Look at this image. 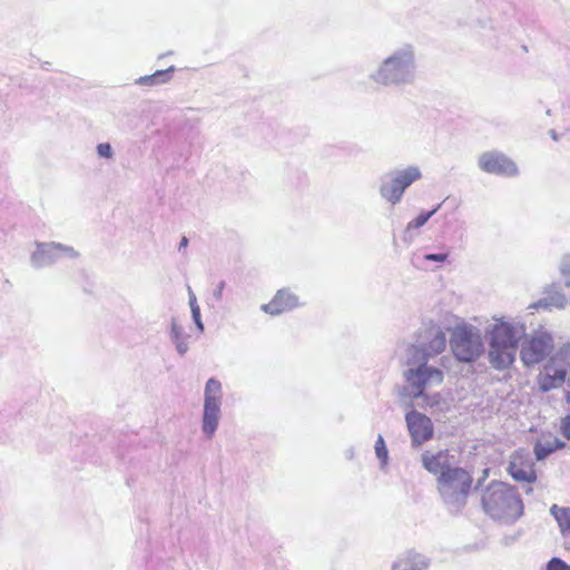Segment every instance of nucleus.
Masks as SVG:
<instances>
[{
	"label": "nucleus",
	"instance_id": "1",
	"mask_svg": "<svg viewBox=\"0 0 570 570\" xmlns=\"http://www.w3.org/2000/svg\"><path fill=\"white\" fill-rule=\"evenodd\" d=\"M527 325L521 316L493 315L485 323L483 333L488 344V361L498 371L509 368L525 337Z\"/></svg>",
	"mask_w": 570,
	"mask_h": 570
},
{
	"label": "nucleus",
	"instance_id": "2",
	"mask_svg": "<svg viewBox=\"0 0 570 570\" xmlns=\"http://www.w3.org/2000/svg\"><path fill=\"white\" fill-rule=\"evenodd\" d=\"M419 62L416 49L403 43L392 49L370 72L368 79L385 88H405L417 80Z\"/></svg>",
	"mask_w": 570,
	"mask_h": 570
},
{
	"label": "nucleus",
	"instance_id": "3",
	"mask_svg": "<svg viewBox=\"0 0 570 570\" xmlns=\"http://www.w3.org/2000/svg\"><path fill=\"white\" fill-rule=\"evenodd\" d=\"M484 512L505 524L517 522L523 515V502L519 492L503 482L490 483L481 498Z\"/></svg>",
	"mask_w": 570,
	"mask_h": 570
},
{
	"label": "nucleus",
	"instance_id": "4",
	"mask_svg": "<svg viewBox=\"0 0 570 570\" xmlns=\"http://www.w3.org/2000/svg\"><path fill=\"white\" fill-rule=\"evenodd\" d=\"M428 362L422 352L416 351L413 356L407 354V370L404 371L403 376L406 382L407 395L413 400L424 396L428 389L441 385L444 380L443 372L428 365Z\"/></svg>",
	"mask_w": 570,
	"mask_h": 570
},
{
	"label": "nucleus",
	"instance_id": "5",
	"mask_svg": "<svg viewBox=\"0 0 570 570\" xmlns=\"http://www.w3.org/2000/svg\"><path fill=\"white\" fill-rule=\"evenodd\" d=\"M436 485L449 510L458 512L466 503L472 485V476L466 470L453 466L438 476Z\"/></svg>",
	"mask_w": 570,
	"mask_h": 570
},
{
	"label": "nucleus",
	"instance_id": "6",
	"mask_svg": "<svg viewBox=\"0 0 570 570\" xmlns=\"http://www.w3.org/2000/svg\"><path fill=\"white\" fill-rule=\"evenodd\" d=\"M485 338L481 331L469 323H461L451 330L449 340L454 357L462 363H473L485 353Z\"/></svg>",
	"mask_w": 570,
	"mask_h": 570
},
{
	"label": "nucleus",
	"instance_id": "7",
	"mask_svg": "<svg viewBox=\"0 0 570 570\" xmlns=\"http://www.w3.org/2000/svg\"><path fill=\"white\" fill-rule=\"evenodd\" d=\"M570 377V341L550 355L537 376L541 392L561 387Z\"/></svg>",
	"mask_w": 570,
	"mask_h": 570
},
{
	"label": "nucleus",
	"instance_id": "8",
	"mask_svg": "<svg viewBox=\"0 0 570 570\" xmlns=\"http://www.w3.org/2000/svg\"><path fill=\"white\" fill-rule=\"evenodd\" d=\"M419 166L411 165L403 168H395L381 178L379 193L382 199L392 206L401 203L405 190L415 181L422 178Z\"/></svg>",
	"mask_w": 570,
	"mask_h": 570
},
{
	"label": "nucleus",
	"instance_id": "9",
	"mask_svg": "<svg viewBox=\"0 0 570 570\" xmlns=\"http://www.w3.org/2000/svg\"><path fill=\"white\" fill-rule=\"evenodd\" d=\"M223 387L222 383L212 377L205 384L202 431L212 439L222 419Z\"/></svg>",
	"mask_w": 570,
	"mask_h": 570
},
{
	"label": "nucleus",
	"instance_id": "10",
	"mask_svg": "<svg viewBox=\"0 0 570 570\" xmlns=\"http://www.w3.org/2000/svg\"><path fill=\"white\" fill-rule=\"evenodd\" d=\"M520 358L524 366L531 367L542 362L553 348V336L540 325L520 343Z\"/></svg>",
	"mask_w": 570,
	"mask_h": 570
},
{
	"label": "nucleus",
	"instance_id": "11",
	"mask_svg": "<svg viewBox=\"0 0 570 570\" xmlns=\"http://www.w3.org/2000/svg\"><path fill=\"white\" fill-rule=\"evenodd\" d=\"M79 252L72 246L58 242H36L30 255V264L40 269L57 264L63 259H77Z\"/></svg>",
	"mask_w": 570,
	"mask_h": 570
},
{
	"label": "nucleus",
	"instance_id": "12",
	"mask_svg": "<svg viewBox=\"0 0 570 570\" xmlns=\"http://www.w3.org/2000/svg\"><path fill=\"white\" fill-rule=\"evenodd\" d=\"M478 167L490 175L514 177L519 174L517 164L499 150L482 153L478 158Z\"/></svg>",
	"mask_w": 570,
	"mask_h": 570
},
{
	"label": "nucleus",
	"instance_id": "13",
	"mask_svg": "<svg viewBox=\"0 0 570 570\" xmlns=\"http://www.w3.org/2000/svg\"><path fill=\"white\" fill-rule=\"evenodd\" d=\"M508 472L518 482L532 483L537 480L532 458L524 450H518L511 455Z\"/></svg>",
	"mask_w": 570,
	"mask_h": 570
},
{
	"label": "nucleus",
	"instance_id": "14",
	"mask_svg": "<svg viewBox=\"0 0 570 570\" xmlns=\"http://www.w3.org/2000/svg\"><path fill=\"white\" fill-rule=\"evenodd\" d=\"M302 305L299 296L289 288H281L273 296L271 302L263 304L261 309L266 314L276 316L291 312Z\"/></svg>",
	"mask_w": 570,
	"mask_h": 570
},
{
	"label": "nucleus",
	"instance_id": "15",
	"mask_svg": "<svg viewBox=\"0 0 570 570\" xmlns=\"http://www.w3.org/2000/svg\"><path fill=\"white\" fill-rule=\"evenodd\" d=\"M405 421L414 445H421L432 438L433 424L426 415L410 411L405 415Z\"/></svg>",
	"mask_w": 570,
	"mask_h": 570
},
{
	"label": "nucleus",
	"instance_id": "16",
	"mask_svg": "<svg viewBox=\"0 0 570 570\" xmlns=\"http://www.w3.org/2000/svg\"><path fill=\"white\" fill-rule=\"evenodd\" d=\"M446 347V336L445 333L441 328H435L432 332V336L430 341L424 346L412 345L407 350V354L414 355L415 352H422L424 354L425 361L441 354Z\"/></svg>",
	"mask_w": 570,
	"mask_h": 570
},
{
	"label": "nucleus",
	"instance_id": "17",
	"mask_svg": "<svg viewBox=\"0 0 570 570\" xmlns=\"http://www.w3.org/2000/svg\"><path fill=\"white\" fill-rule=\"evenodd\" d=\"M430 560L413 550L406 551L397 557L392 564V570H428Z\"/></svg>",
	"mask_w": 570,
	"mask_h": 570
},
{
	"label": "nucleus",
	"instance_id": "18",
	"mask_svg": "<svg viewBox=\"0 0 570 570\" xmlns=\"http://www.w3.org/2000/svg\"><path fill=\"white\" fill-rule=\"evenodd\" d=\"M422 464L430 473L438 476L445 472V470H450L454 466L450 462L449 454L444 451L436 453L425 451L422 454Z\"/></svg>",
	"mask_w": 570,
	"mask_h": 570
},
{
	"label": "nucleus",
	"instance_id": "19",
	"mask_svg": "<svg viewBox=\"0 0 570 570\" xmlns=\"http://www.w3.org/2000/svg\"><path fill=\"white\" fill-rule=\"evenodd\" d=\"M169 338L175 345L179 355H185L189 350V335L186 334L184 326L176 317H171L169 326Z\"/></svg>",
	"mask_w": 570,
	"mask_h": 570
},
{
	"label": "nucleus",
	"instance_id": "20",
	"mask_svg": "<svg viewBox=\"0 0 570 570\" xmlns=\"http://www.w3.org/2000/svg\"><path fill=\"white\" fill-rule=\"evenodd\" d=\"M566 446V442L560 440L557 436L548 435L542 436L534 445V453L537 460H543L548 455H550L556 450L562 449Z\"/></svg>",
	"mask_w": 570,
	"mask_h": 570
},
{
	"label": "nucleus",
	"instance_id": "21",
	"mask_svg": "<svg viewBox=\"0 0 570 570\" xmlns=\"http://www.w3.org/2000/svg\"><path fill=\"white\" fill-rule=\"evenodd\" d=\"M442 204H439L432 210L422 212L415 218L410 220L404 229V239L412 240L415 236L414 232L421 227H423L428 220L440 209Z\"/></svg>",
	"mask_w": 570,
	"mask_h": 570
},
{
	"label": "nucleus",
	"instance_id": "22",
	"mask_svg": "<svg viewBox=\"0 0 570 570\" xmlns=\"http://www.w3.org/2000/svg\"><path fill=\"white\" fill-rule=\"evenodd\" d=\"M550 514L553 517L556 522L558 523V528L560 534L563 538L570 535V513L564 507H559L558 504H552L549 510Z\"/></svg>",
	"mask_w": 570,
	"mask_h": 570
},
{
	"label": "nucleus",
	"instance_id": "23",
	"mask_svg": "<svg viewBox=\"0 0 570 570\" xmlns=\"http://www.w3.org/2000/svg\"><path fill=\"white\" fill-rule=\"evenodd\" d=\"M174 71V67H169L167 70H157L153 75L142 76L135 80L136 85L139 86H157L168 81L167 73Z\"/></svg>",
	"mask_w": 570,
	"mask_h": 570
},
{
	"label": "nucleus",
	"instance_id": "24",
	"mask_svg": "<svg viewBox=\"0 0 570 570\" xmlns=\"http://www.w3.org/2000/svg\"><path fill=\"white\" fill-rule=\"evenodd\" d=\"M554 285H549L544 288L543 293L551 308L564 309L568 305V299L560 289H554Z\"/></svg>",
	"mask_w": 570,
	"mask_h": 570
},
{
	"label": "nucleus",
	"instance_id": "25",
	"mask_svg": "<svg viewBox=\"0 0 570 570\" xmlns=\"http://www.w3.org/2000/svg\"><path fill=\"white\" fill-rule=\"evenodd\" d=\"M376 458L381 462V468L384 469V466L387 464L389 461V451L385 444V441L382 435L377 436V440L374 445Z\"/></svg>",
	"mask_w": 570,
	"mask_h": 570
},
{
	"label": "nucleus",
	"instance_id": "26",
	"mask_svg": "<svg viewBox=\"0 0 570 570\" xmlns=\"http://www.w3.org/2000/svg\"><path fill=\"white\" fill-rule=\"evenodd\" d=\"M543 570H570V564L559 557L551 558Z\"/></svg>",
	"mask_w": 570,
	"mask_h": 570
},
{
	"label": "nucleus",
	"instance_id": "27",
	"mask_svg": "<svg viewBox=\"0 0 570 570\" xmlns=\"http://www.w3.org/2000/svg\"><path fill=\"white\" fill-rule=\"evenodd\" d=\"M97 154L100 158L112 159L114 150L109 142H100L97 145Z\"/></svg>",
	"mask_w": 570,
	"mask_h": 570
},
{
	"label": "nucleus",
	"instance_id": "28",
	"mask_svg": "<svg viewBox=\"0 0 570 570\" xmlns=\"http://www.w3.org/2000/svg\"><path fill=\"white\" fill-rule=\"evenodd\" d=\"M560 273L564 285L570 288V257H564L560 264Z\"/></svg>",
	"mask_w": 570,
	"mask_h": 570
},
{
	"label": "nucleus",
	"instance_id": "29",
	"mask_svg": "<svg viewBox=\"0 0 570 570\" xmlns=\"http://www.w3.org/2000/svg\"><path fill=\"white\" fill-rule=\"evenodd\" d=\"M419 400L423 401L424 405H428L430 407L438 405L441 401V395L439 393L428 394L425 392L424 396L419 397Z\"/></svg>",
	"mask_w": 570,
	"mask_h": 570
},
{
	"label": "nucleus",
	"instance_id": "30",
	"mask_svg": "<svg viewBox=\"0 0 570 570\" xmlns=\"http://www.w3.org/2000/svg\"><path fill=\"white\" fill-rule=\"evenodd\" d=\"M562 435L570 441V414L566 415L560 422Z\"/></svg>",
	"mask_w": 570,
	"mask_h": 570
},
{
	"label": "nucleus",
	"instance_id": "31",
	"mask_svg": "<svg viewBox=\"0 0 570 570\" xmlns=\"http://www.w3.org/2000/svg\"><path fill=\"white\" fill-rule=\"evenodd\" d=\"M423 258H424V261H428V262L443 263L446 261L448 254L446 253L425 254Z\"/></svg>",
	"mask_w": 570,
	"mask_h": 570
},
{
	"label": "nucleus",
	"instance_id": "32",
	"mask_svg": "<svg viewBox=\"0 0 570 570\" xmlns=\"http://www.w3.org/2000/svg\"><path fill=\"white\" fill-rule=\"evenodd\" d=\"M539 308L552 309L551 306L549 305L548 298L546 296L528 306V309H539Z\"/></svg>",
	"mask_w": 570,
	"mask_h": 570
},
{
	"label": "nucleus",
	"instance_id": "33",
	"mask_svg": "<svg viewBox=\"0 0 570 570\" xmlns=\"http://www.w3.org/2000/svg\"><path fill=\"white\" fill-rule=\"evenodd\" d=\"M188 303H189V307H190V311L191 312H195V311H198L200 309L199 308V305L197 303V298H196V295L195 293L191 291L190 287H188Z\"/></svg>",
	"mask_w": 570,
	"mask_h": 570
},
{
	"label": "nucleus",
	"instance_id": "34",
	"mask_svg": "<svg viewBox=\"0 0 570 570\" xmlns=\"http://www.w3.org/2000/svg\"><path fill=\"white\" fill-rule=\"evenodd\" d=\"M191 317H193L194 323H195L196 327L198 328V331L200 333H203L204 332V324L202 322L200 309L191 312Z\"/></svg>",
	"mask_w": 570,
	"mask_h": 570
},
{
	"label": "nucleus",
	"instance_id": "35",
	"mask_svg": "<svg viewBox=\"0 0 570 570\" xmlns=\"http://www.w3.org/2000/svg\"><path fill=\"white\" fill-rule=\"evenodd\" d=\"M224 287H225V282H220L216 289L214 291V296L217 301H220L223 298V291H224Z\"/></svg>",
	"mask_w": 570,
	"mask_h": 570
},
{
	"label": "nucleus",
	"instance_id": "36",
	"mask_svg": "<svg viewBox=\"0 0 570 570\" xmlns=\"http://www.w3.org/2000/svg\"><path fill=\"white\" fill-rule=\"evenodd\" d=\"M187 245H188V238L184 236V237L180 239V243H179V250H180L181 248L187 247Z\"/></svg>",
	"mask_w": 570,
	"mask_h": 570
},
{
	"label": "nucleus",
	"instance_id": "37",
	"mask_svg": "<svg viewBox=\"0 0 570 570\" xmlns=\"http://www.w3.org/2000/svg\"><path fill=\"white\" fill-rule=\"evenodd\" d=\"M488 474H489V471H488V469H485V470L483 471V479H485V478L488 476Z\"/></svg>",
	"mask_w": 570,
	"mask_h": 570
},
{
	"label": "nucleus",
	"instance_id": "38",
	"mask_svg": "<svg viewBox=\"0 0 570 570\" xmlns=\"http://www.w3.org/2000/svg\"><path fill=\"white\" fill-rule=\"evenodd\" d=\"M566 509H567V510L569 511V513H570V507H567Z\"/></svg>",
	"mask_w": 570,
	"mask_h": 570
}]
</instances>
